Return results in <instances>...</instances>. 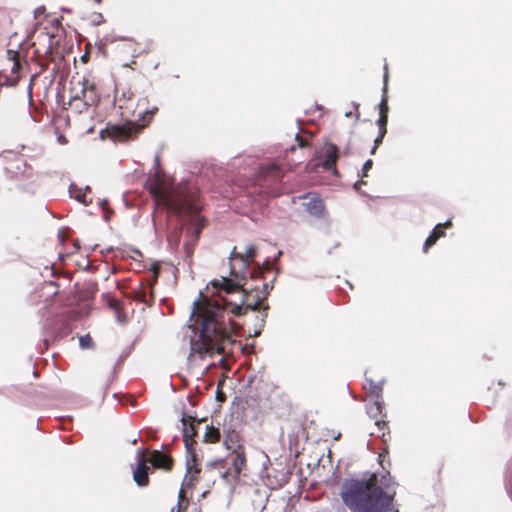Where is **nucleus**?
Returning <instances> with one entry per match:
<instances>
[{
    "mask_svg": "<svg viewBox=\"0 0 512 512\" xmlns=\"http://www.w3.org/2000/svg\"><path fill=\"white\" fill-rule=\"evenodd\" d=\"M217 289L209 297L200 293L194 302L191 319L198 331L197 338L191 339V354L203 357L207 354H223L234 344L230 332L232 319L230 314L242 316L248 310H262L260 327L264 326L269 305L264 303L273 286L262 282L248 286L247 277L241 279L221 277L211 282Z\"/></svg>",
    "mask_w": 512,
    "mask_h": 512,
    "instance_id": "nucleus-1",
    "label": "nucleus"
},
{
    "mask_svg": "<svg viewBox=\"0 0 512 512\" xmlns=\"http://www.w3.org/2000/svg\"><path fill=\"white\" fill-rule=\"evenodd\" d=\"M397 483L389 471L343 482L340 496L350 512H398L394 505Z\"/></svg>",
    "mask_w": 512,
    "mask_h": 512,
    "instance_id": "nucleus-2",
    "label": "nucleus"
},
{
    "mask_svg": "<svg viewBox=\"0 0 512 512\" xmlns=\"http://www.w3.org/2000/svg\"><path fill=\"white\" fill-rule=\"evenodd\" d=\"M145 188L152 195L157 206L164 207L177 216H196L202 209L199 190L189 183L171 186L164 173L155 172L146 180Z\"/></svg>",
    "mask_w": 512,
    "mask_h": 512,
    "instance_id": "nucleus-3",
    "label": "nucleus"
},
{
    "mask_svg": "<svg viewBox=\"0 0 512 512\" xmlns=\"http://www.w3.org/2000/svg\"><path fill=\"white\" fill-rule=\"evenodd\" d=\"M148 100L146 98H136L134 95L118 99V108L120 115L124 121L136 122L139 125H144V128L149 125L154 114L158 111L157 107L148 109L146 107Z\"/></svg>",
    "mask_w": 512,
    "mask_h": 512,
    "instance_id": "nucleus-4",
    "label": "nucleus"
},
{
    "mask_svg": "<svg viewBox=\"0 0 512 512\" xmlns=\"http://www.w3.org/2000/svg\"><path fill=\"white\" fill-rule=\"evenodd\" d=\"M256 255L257 249L253 244L247 245L244 252H238L237 248L234 247L229 257L230 275L234 278L241 276V279H245L249 274L251 280L263 278L264 269L260 266L251 272L248 271L249 266L254 263Z\"/></svg>",
    "mask_w": 512,
    "mask_h": 512,
    "instance_id": "nucleus-5",
    "label": "nucleus"
},
{
    "mask_svg": "<svg viewBox=\"0 0 512 512\" xmlns=\"http://www.w3.org/2000/svg\"><path fill=\"white\" fill-rule=\"evenodd\" d=\"M72 87L70 88V102L81 100L85 107L97 105L100 101V94L98 91L97 83L91 76H82L75 81H71Z\"/></svg>",
    "mask_w": 512,
    "mask_h": 512,
    "instance_id": "nucleus-6",
    "label": "nucleus"
},
{
    "mask_svg": "<svg viewBox=\"0 0 512 512\" xmlns=\"http://www.w3.org/2000/svg\"><path fill=\"white\" fill-rule=\"evenodd\" d=\"M283 176V170L277 164L263 167L257 178L260 192L272 197L279 196L281 193L279 184Z\"/></svg>",
    "mask_w": 512,
    "mask_h": 512,
    "instance_id": "nucleus-7",
    "label": "nucleus"
},
{
    "mask_svg": "<svg viewBox=\"0 0 512 512\" xmlns=\"http://www.w3.org/2000/svg\"><path fill=\"white\" fill-rule=\"evenodd\" d=\"M144 129V125L136 122L124 121L123 124H115L108 127L109 137L114 141L125 142L135 139Z\"/></svg>",
    "mask_w": 512,
    "mask_h": 512,
    "instance_id": "nucleus-8",
    "label": "nucleus"
},
{
    "mask_svg": "<svg viewBox=\"0 0 512 512\" xmlns=\"http://www.w3.org/2000/svg\"><path fill=\"white\" fill-rule=\"evenodd\" d=\"M228 459L230 460L231 468L223 473V478L227 479L229 476H232L234 479H238L242 470L246 466L247 458H246V449H238L232 450L228 455Z\"/></svg>",
    "mask_w": 512,
    "mask_h": 512,
    "instance_id": "nucleus-9",
    "label": "nucleus"
},
{
    "mask_svg": "<svg viewBox=\"0 0 512 512\" xmlns=\"http://www.w3.org/2000/svg\"><path fill=\"white\" fill-rule=\"evenodd\" d=\"M131 297L140 303L151 306L155 301L154 286L153 283H148L145 279L142 281L137 288L131 292Z\"/></svg>",
    "mask_w": 512,
    "mask_h": 512,
    "instance_id": "nucleus-10",
    "label": "nucleus"
},
{
    "mask_svg": "<svg viewBox=\"0 0 512 512\" xmlns=\"http://www.w3.org/2000/svg\"><path fill=\"white\" fill-rule=\"evenodd\" d=\"M223 445L229 451L245 448L244 440L240 432L231 426L224 428Z\"/></svg>",
    "mask_w": 512,
    "mask_h": 512,
    "instance_id": "nucleus-11",
    "label": "nucleus"
},
{
    "mask_svg": "<svg viewBox=\"0 0 512 512\" xmlns=\"http://www.w3.org/2000/svg\"><path fill=\"white\" fill-rule=\"evenodd\" d=\"M148 460L144 455H141L136 469L133 471V479L138 486L145 487L149 484V466Z\"/></svg>",
    "mask_w": 512,
    "mask_h": 512,
    "instance_id": "nucleus-12",
    "label": "nucleus"
},
{
    "mask_svg": "<svg viewBox=\"0 0 512 512\" xmlns=\"http://www.w3.org/2000/svg\"><path fill=\"white\" fill-rule=\"evenodd\" d=\"M307 201L303 203L306 211L315 217H321L324 214V203L316 194H307L304 196Z\"/></svg>",
    "mask_w": 512,
    "mask_h": 512,
    "instance_id": "nucleus-13",
    "label": "nucleus"
},
{
    "mask_svg": "<svg viewBox=\"0 0 512 512\" xmlns=\"http://www.w3.org/2000/svg\"><path fill=\"white\" fill-rule=\"evenodd\" d=\"M189 457L187 459V473L185 477V483L187 486H193L194 482L197 481V475L200 473L201 468L197 463V457L195 454V448L191 452H187Z\"/></svg>",
    "mask_w": 512,
    "mask_h": 512,
    "instance_id": "nucleus-14",
    "label": "nucleus"
},
{
    "mask_svg": "<svg viewBox=\"0 0 512 512\" xmlns=\"http://www.w3.org/2000/svg\"><path fill=\"white\" fill-rule=\"evenodd\" d=\"M452 226L451 220H448L444 223L437 224L430 235L427 237V239L424 242L423 245V252L427 253L428 250L437 242L438 239L445 236L444 229L449 228Z\"/></svg>",
    "mask_w": 512,
    "mask_h": 512,
    "instance_id": "nucleus-15",
    "label": "nucleus"
},
{
    "mask_svg": "<svg viewBox=\"0 0 512 512\" xmlns=\"http://www.w3.org/2000/svg\"><path fill=\"white\" fill-rule=\"evenodd\" d=\"M384 408L382 397L369 398L366 404V412L374 421L380 418H386Z\"/></svg>",
    "mask_w": 512,
    "mask_h": 512,
    "instance_id": "nucleus-16",
    "label": "nucleus"
},
{
    "mask_svg": "<svg viewBox=\"0 0 512 512\" xmlns=\"http://www.w3.org/2000/svg\"><path fill=\"white\" fill-rule=\"evenodd\" d=\"M149 461L153 467L164 469L166 471H171L174 464L173 459L169 455L159 450L152 451Z\"/></svg>",
    "mask_w": 512,
    "mask_h": 512,
    "instance_id": "nucleus-17",
    "label": "nucleus"
},
{
    "mask_svg": "<svg viewBox=\"0 0 512 512\" xmlns=\"http://www.w3.org/2000/svg\"><path fill=\"white\" fill-rule=\"evenodd\" d=\"M324 156L325 158L323 161V168L325 170H332L334 173H337L336 162L339 157L338 147L333 143L326 144Z\"/></svg>",
    "mask_w": 512,
    "mask_h": 512,
    "instance_id": "nucleus-18",
    "label": "nucleus"
},
{
    "mask_svg": "<svg viewBox=\"0 0 512 512\" xmlns=\"http://www.w3.org/2000/svg\"><path fill=\"white\" fill-rule=\"evenodd\" d=\"M184 428H183V441L185 443V447L187 452H191L193 447L196 445V441L194 437L197 434L196 427L193 423L187 424V420L185 418L182 419Z\"/></svg>",
    "mask_w": 512,
    "mask_h": 512,
    "instance_id": "nucleus-19",
    "label": "nucleus"
},
{
    "mask_svg": "<svg viewBox=\"0 0 512 512\" xmlns=\"http://www.w3.org/2000/svg\"><path fill=\"white\" fill-rule=\"evenodd\" d=\"M374 425L376 427L375 431L371 432V435H374L376 437H379L382 439L384 443H386L388 440H390V430L388 422L385 420V418H380L374 421Z\"/></svg>",
    "mask_w": 512,
    "mask_h": 512,
    "instance_id": "nucleus-20",
    "label": "nucleus"
},
{
    "mask_svg": "<svg viewBox=\"0 0 512 512\" xmlns=\"http://www.w3.org/2000/svg\"><path fill=\"white\" fill-rule=\"evenodd\" d=\"M8 61L11 64V75L15 81L18 80V73L21 69L20 55L17 51L8 50Z\"/></svg>",
    "mask_w": 512,
    "mask_h": 512,
    "instance_id": "nucleus-21",
    "label": "nucleus"
},
{
    "mask_svg": "<svg viewBox=\"0 0 512 512\" xmlns=\"http://www.w3.org/2000/svg\"><path fill=\"white\" fill-rule=\"evenodd\" d=\"M220 438H221V433H220L219 428L214 427L213 425L206 426V431L203 436V441L205 443H211V444L218 443L220 441Z\"/></svg>",
    "mask_w": 512,
    "mask_h": 512,
    "instance_id": "nucleus-22",
    "label": "nucleus"
},
{
    "mask_svg": "<svg viewBox=\"0 0 512 512\" xmlns=\"http://www.w3.org/2000/svg\"><path fill=\"white\" fill-rule=\"evenodd\" d=\"M364 388L369 391V393H370L369 398L382 397L381 394H382L383 387H382L381 382L376 383V382H373L372 380L366 378Z\"/></svg>",
    "mask_w": 512,
    "mask_h": 512,
    "instance_id": "nucleus-23",
    "label": "nucleus"
},
{
    "mask_svg": "<svg viewBox=\"0 0 512 512\" xmlns=\"http://www.w3.org/2000/svg\"><path fill=\"white\" fill-rule=\"evenodd\" d=\"M385 69L387 70V66H385ZM387 81H388V73L386 71L385 75H384L383 96H382L381 102L379 104V113H384V115H388V111H389L388 98H387V95H386Z\"/></svg>",
    "mask_w": 512,
    "mask_h": 512,
    "instance_id": "nucleus-24",
    "label": "nucleus"
},
{
    "mask_svg": "<svg viewBox=\"0 0 512 512\" xmlns=\"http://www.w3.org/2000/svg\"><path fill=\"white\" fill-rule=\"evenodd\" d=\"M91 195V190L90 188H87L85 191H78L76 194H75V198L83 203L84 205H89L92 203V197L90 196Z\"/></svg>",
    "mask_w": 512,
    "mask_h": 512,
    "instance_id": "nucleus-25",
    "label": "nucleus"
},
{
    "mask_svg": "<svg viewBox=\"0 0 512 512\" xmlns=\"http://www.w3.org/2000/svg\"><path fill=\"white\" fill-rule=\"evenodd\" d=\"M387 123L388 115H384V113H379V118L377 120L379 131H382V133H387Z\"/></svg>",
    "mask_w": 512,
    "mask_h": 512,
    "instance_id": "nucleus-26",
    "label": "nucleus"
},
{
    "mask_svg": "<svg viewBox=\"0 0 512 512\" xmlns=\"http://www.w3.org/2000/svg\"><path fill=\"white\" fill-rule=\"evenodd\" d=\"M79 344L84 349L92 348L93 347V340H92V338L90 337L89 334H86V335L81 336L79 338Z\"/></svg>",
    "mask_w": 512,
    "mask_h": 512,
    "instance_id": "nucleus-27",
    "label": "nucleus"
},
{
    "mask_svg": "<svg viewBox=\"0 0 512 512\" xmlns=\"http://www.w3.org/2000/svg\"><path fill=\"white\" fill-rule=\"evenodd\" d=\"M153 273V276L151 279H147L148 280V283H153V286L156 284L157 280H158V276H159V273H160V268L157 264H153L151 266V269H150Z\"/></svg>",
    "mask_w": 512,
    "mask_h": 512,
    "instance_id": "nucleus-28",
    "label": "nucleus"
},
{
    "mask_svg": "<svg viewBox=\"0 0 512 512\" xmlns=\"http://www.w3.org/2000/svg\"><path fill=\"white\" fill-rule=\"evenodd\" d=\"M385 135H386V133H382V131H379V134H378V136L375 138V140H374V145H373V147H372V149H371V151H370V153H371L372 155H373V154H375V152H376L377 148H378V147H379V145L382 143L383 138H384V136H385Z\"/></svg>",
    "mask_w": 512,
    "mask_h": 512,
    "instance_id": "nucleus-29",
    "label": "nucleus"
},
{
    "mask_svg": "<svg viewBox=\"0 0 512 512\" xmlns=\"http://www.w3.org/2000/svg\"><path fill=\"white\" fill-rule=\"evenodd\" d=\"M372 166H373V160H372V159H368V160L364 163V165H363V167H362V173L360 174V175H361V177H366V176L368 175V171H369L370 169H372Z\"/></svg>",
    "mask_w": 512,
    "mask_h": 512,
    "instance_id": "nucleus-30",
    "label": "nucleus"
},
{
    "mask_svg": "<svg viewBox=\"0 0 512 512\" xmlns=\"http://www.w3.org/2000/svg\"><path fill=\"white\" fill-rule=\"evenodd\" d=\"M295 140L298 144V147L300 148H306L310 146V143L306 139L301 137L299 134L296 135Z\"/></svg>",
    "mask_w": 512,
    "mask_h": 512,
    "instance_id": "nucleus-31",
    "label": "nucleus"
},
{
    "mask_svg": "<svg viewBox=\"0 0 512 512\" xmlns=\"http://www.w3.org/2000/svg\"><path fill=\"white\" fill-rule=\"evenodd\" d=\"M189 506V500H181L177 503V510L175 512H185Z\"/></svg>",
    "mask_w": 512,
    "mask_h": 512,
    "instance_id": "nucleus-32",
    "label": "nucleus"
},
{
    "mask_svg": "<svg viewBox=\"0 0 512 512\" xmlns=\"http://www.w3.org/2000/svg\"><path fill=\"white\" fill-rule=\"evenodd\" d=\"M185 486L188 487L186 485V483L184 482L182 487L180 488L179 490V493H178V501H181V500H188L187 497H186V490H185Z\"/></svg>",
    "mask_w": 512,
    "mask_h": 512,
    "instance_id": "nucleus-33",
    "label": "nucleus"
},
{
    "mask_svg": "<svg viewBox=\"0 0 512 512\" xmlns=\"http://www.w3.org/2000/svg\"><path fill=\"white\" fill-rule=\"evenodd\" d=\"M505 429L506 431L509 433L510 430L512 429V417L510 418H507L506 419V422H505Z\"/></svg>",
    "mask_w": 512,
    "mask_h": 512,
    "instance_id": "nucleus-34",
    "label": "nucleus"
},
{
    "mask_svg": "<svg viewBox=\"0 0 512 512\" xmlns=\"http://www.w3.org/2000/svg\"><path fill=\"white\" fill-rule=\"evenodd\" d=\"M184 247L186 250L187 257L191 258L192 253H193L192 247L189 244H185Z\"/></svg>",
    "mask_w": 512,
    "mask_h": 512,
    "instance_id": "nucleus-35",
    "label": "nucleus"
},
{
    "mask_svg": "<svg viewBox=\"0 0 512 512\" xmlns=\"http://www.w3.org/2000/svg\"><path fill=\"white\" fill-rule=\"evenodd\" d=\"M217 399L219 401H223L225 399L224 393L222 391H220V390H218Z\"/></svg>",
    "mask_w": 512,
    "mask_h": 512,
    "instance_id": "nucleus-36",
    "label": "nucleus"
},
{
    "mask_svg": "<svg viewBox=\"0 0 512 512\" xmlns=\"http://www.w3.org/2000/svg\"><path fill=\"white\" fill-rule=\"evenodd\" d=\"M355 108H356V112L354 115H355L356 120H358L360 118L359 104H356Z\"/></svg>",
    "mask_w": 512,
    "mask_h": 512,
    "instance_id": "nucleus-37",
    "label": "nucleus"
},
{
    "mask_svg": "<svg viewBox=\"0 0 512 512\" xmlns=\"http://www.w3.org/2000/svg\"><path fill=\"white\" fill-rule=\"evenodd\" d=\"M384 458H385V454L380 453V454H379V462H380V464H381L382 466H383V459H384Z\"/></svg>",
    "mask_w": 512,
    "mask_h": 512,
    "instance_id": "nucleus-38",
    "label": "nucleus"
},
{
    "mask_svg": "<svg viewBox=\"0 0 512 512\" xmlns=\"http://www.w3.org/2000/svg\"><path fill=\"white\" fill-rule=\"evenodd\" d=\"M101 204H102V206H103V208H104V207H106V205H108V201H107V200H104V201H102V202H101Z\"/></svg>",
    "mask_w": 512,
    "mask_h": 512,
    "instance_id": "nucleus-39",
    "label": "nucleus"
},
{
    "mask_svg": "<svg viewBox=\"0 0 512 512\" xmlns=\"http://www.w3.org/2000/svg\"><path fill=\"white\" fill-rule=\"evenodd\" d=\"M352 115H353V113H352V112H347V113L345 114V116H346V117H352Z\"/></svg>",
    "mask_w": 512,
    "mask_h": 512,
    "instance_id": "nucleus-40",
    "label": "nucleus"
},
{
    "mask_svg": "<svg viewBox=\"0 0 512 512\" xmlns=\"http://www.w3.org/2000/svg\"><path fill=\"white\" fill-rule=\"evenodd\" d=\"M96 4H100L102 0H93Z\"/></svg>",
    "mask_w": 512,
    "mask_h": 512,
    "instance_id": "nucleus-41",
    "label": "nucleus"
},
{
    "mask_svg": "<svg viewBox=\"0 0 512 512\" xmlns=\"http://www.w3.org/2000/svg\"><path fill=\"white\" fill-rule=\"evenodd\" d=\"M344 154H345V155H348V154H349V150H348V149H346V150L344 151Z\"/></svg>",
    "mask_w": 512,
    "mask_h": 512,
    "instance_id": "nucleus-42",
    "label": "nucleus"
},
{
    "mask_svg": "<svg viewBox=\"0 0 512 512\" xmlns=\"http://www.w3.org/2000/svg\"><path fill=\"white\" fill-rule=\"evenodd\" d=\"M359 183H361V184H366V182H365V181H361V182L356 183V186H357Z\"/></svg>",
    "mask_w": 512,
    "mask_h": 512,
    "instance_id": "nucleus-43",
    "label": "nucleus"
},
{
    "mask_svg": "<svg viewBox=\"0 0 512 512\" xmlns=\"http://www.w3.org/2000/svg\"><path fill=\"white\" fill-rule=\"evenodd\" d=\"M289 150H290V151H294V150H295V147H294V146H292V147H290V149H289Z\"/></svg>",
    "mask_w": 512,
    "mask_h": 512,
    "instance_id": "nucleus-44",
    "label": "nucleus"
},
{
    "mask_svg": "<svg viewBox=\"0 0 512 512\" xmlns=\"http://www.w3.org/2000/svg\"><path fill=\"white\" fill-rule=\"evenodd\" d=\"M260 334V331L255 332V336H258Z\"/></svg>",
    "mask_w": 512,
    "mask_h": 512,
    "instance_id": "nucleus-45",
    "label": "nucleus"
}]
</instances>
